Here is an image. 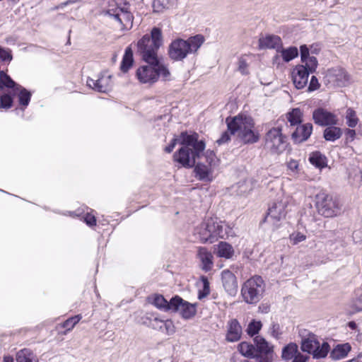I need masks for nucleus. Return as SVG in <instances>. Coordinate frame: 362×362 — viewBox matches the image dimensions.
Instances as JSON below:
<instances>
[{
    "mask_svg": "<svg viewBox=\"0 0 362 362\" xmlns=\"http://www.w3.org/2000/svg\"><path fill=\"white\" fill-rule=\"evenodd\" d=\"M199 135L197 133L191 134L183 132L180 134V144L183 145L173 155L174 161L179 163L185 168H192L197 163L203 154L205 149V143L202 140H198Z\"/></svg>",
    "mask_w": 362,
    "mask_h": 362,
    "instance_id": "nucleus-1",
    "label": "nucleus"
},
{
    "mask_svg": "<svg viewBox=\"0 0 362 362\" xmlns=\"http://www.w3.org/2000/svg\"><path fill=\"white\" fill-rule=\"evenodd\" d=\"M226 123L230 134L235 135L244 144H255L259 140V134L255 129V122L252 117L238 115L231 119L227 118Z\"/></svg>",
    "mask_w": 362,
    "mask_h": 362,
    "instance_id": "nucleus-2",
    "label": "nucleus"
},
{
    "mask_svg": "<svg viewBox=\"0 0 362 362\" xmlns=\"http://www.w3.org/2000/svg\"><path fill=\"white\" fill-rule=\"evenodd\" d=\"M163 45V36L160 28L154 27L150 35H144L136 43L137 52L148 64L156 63L158 51Z\"/></svg>",
    "mask_w": 362,
    "mask_h": 362,
    "instance_id": "nucleus-3",
    "label": "nucleus"
},
{
    "mask_svg": "<svg viewBox=\"0 0 362 362\" xmlns=\"http://www.w3.org/2000/svg\"><path fill=\"white\" fill-rule=\"evenodd\" d=\"M204 38L200 35L185 40L177 38L169 45L168 54L169 57L175 62L182 61L188 54L195 53L204 43Z\"/></svg>",
    "mask_w": 362,
    "mask_h": 362,
    "instance_id": "nucleus-4",
    "label": "nucleus"
},
{
    "mask_svg": "<svg viewBox=\"0 0 362 362\" xmlns=\"http://www.w3.org/2000/svg\"><path fill=\"white\" fill-rule=\"evenodd\" d=\"M266 284L262 276L255 275L247 279L242 286L241 296L248 304H257L263 297Z\"/></svg>",
    "mask_w": 362,
    "mask_h": 362,
    "instance_id": "nucleus-5",
    "label": "nucleus"
},
{
    "mask_svg": "<svg viewBox=\"0 0 362 362\" xmlns=\"http://www.w3.org/2000/svg\"><path fill=\"white\" fill-rule=\"evenodd\" d=\"M286 136L283 134L280 127L270 129L264 136V148L271 154L279 155L286 148Z\"/></svg>",
    "mask_w": 362,
    "mask_h": 362,
    "instance_id": "nucleus-6",
    "label": "nucleus"
},
{
    "mask_svg": "<svg viewBox=\"0 0 362 362\" xmlns=\"http://www.w3.org/2000/svg\"><path fill=\"white\" fill-rule=\"evenodd\" d=\"M118 1L119 0H111L105 13L118 22L121 29L130 28L132 26L133 16L127 8L118 6Z\"/></svg>",
    "mask_w": 362,
    "mask_h": 362,
    "instance_id": "nucleus-7",
    "label": "nucleus"
},
{
    "mask_svg": "<svg viewBox=\"0 0 362 362\" xmlns=\"http://www.w3.org/2000/svg\"><path fill=\"white\" fill-rule=\"evenodd\" d=\"M315 204L317 211L325 217H332L337 216L340 208L337 202L332 196L320 192L315 197Z\"/></svg>",
    "mask_w": 362,
    "mask_h": 362,
    "instance_id": "nucleus-8",
    "label": "nucleus"
},
{
    "mask_svg": "<svg viewBox=\"0 0 362 362\" xmlns=\"http://www.w3.org/2000/svg\"><path fill=\"white\" fill-rule=\"evenodd\" d=\"M173 312H178L184 319H190L197 313L196 304L190 303L178 296L171 298Z\"/></svg>",
    "mask_w": 362,
    "mask_h": 362,
    "instance_id": "nucleus-9",
    "label": "nucleus"
},
{
    "mask_svg": "<svg viewBox=\"0 0 362 362\" xmlns=\"http://www.w3.org/2000/svg\"><path fill=\"white\" fill-rule=\"evenodd\" d=\"M256 362H272L273 347L262 337L255 339Z\"/></svg>",
    "mask_w": 362,
    "mask_h": 362,
    "instance_id": "nucleus-10",
    "label": "nucleus"
},
{
    "mask_svg": "<svg viewBox=\"0 0 362 362\" xmlns=\"http://www.w3.org/2000/svg\"><path fill=\"white\" fill-rule=\"evenodd\" d=\"M313 119L315 124L322 127L336 125L338 122L335 115L322 107L313 111Z\"/></svg>",
    "mask_w": 362,
    "mask_h": 362,
    "instance_id": "nucleus-11",
    "label": "nucleus"
},
{
    "mask_svg": "<svg viewBox=\"0 0 362 362\" xmlns=\"http://www.w3.org/2000/svg\"><path fill=\"white\" fill-rule=\"evenodd\" d=\"M138 80L142 83H153L158 81L156 65L150 64L140 66L136 73Z\"/></svg>",
    "mask_w": 362,
    "mask_h": 362,
    "instance_id": "nucleus-12",
    "label": "nucleus"
},
{
    "mask_svg": "<svg viewBox=\"0 0 362 362\" xmlns=\"http://www.w3.org/2000/svg\"><path fill=\"white\" fill-rule=\"evenodd\" d=\"M86 83L88 87L100 93L109 91L112 86L111 76L106 74L100 75L97 79L88 78Z\"/></svg>",
    "mask_w": 362,
    "mask_h": 362,
    "instance_id": "nucleus-13",
    "label": "nucleus"
},
{
    "mask_svg": "<svg viewBox=\"0 0 362 362\" xmlns=\"http://www.w3.org/2000/svg\"><path fill=\"white\" fill-rule=\"evenodd\" d=\"M309 71L302 65H296L291 73L293 85L297 89H302L308 84Z\"/></svg>",
    "mask_w": 362,
    "mask_h": 362,
    "instance_id": "nucleus-14",
    "label": "nucleus"
},
{
    "mask_svg": "<svg viewBox=\"0 0 362 362\" xmlns=\"http://www.w3.org/2000/svg\"><path fill=\"white\" fill-rule=\"evenodd\" d=\"M222 284L225 291L232 296L238 292V281L235 274L228 269L221 272Z\"/></svg>",
    "mask_w": 362,
    "mask_h": 362,
    "instance_id": "nucleus-15",
    "label": "nucleus"
},
{
    "mask_svg": "<svg viewBox=\"0 0 362 362\" xmlns=\"http://www.w3.org/2000/svg\"><path fill=\"white\" fill-rule=\"evenodd\" d=\"M327 76L330 82L339 87L345 86L349 80V75L346 71L339 67L329 69Z\"/></svg>",
    "mask_w": 362,
    "mask_h": 362,
    "instance_id": "nucleus-16",
    "label": "nucleus"
},
{
    "mask_svg": "<svg viewBox=\"0 0 362 362\" xmlns=\"http://www.w3.org/2000/svg\"><path fill=\"white\" fill-rule=\"evenodd\" d=\"M282 45V40L278 35H267L259 39V47L260 49H274L279 53Z\"/></svg>",
    "mask_w": 362,
    "mask_h": 362,
    "instance_id": "nucleus-17",
    "label": "nucleus"
},
{
    "mask_svg": "<svg viewBox=\"0 0 362 362\" xmlns=\"http://www.w3.org/2000/svg\"><path fill=\"white\" fill-rule=\"evenodd\" d=\"M313 132V124L306 123L297 126L296 130L292 133L291 138L295 143H302L308 139Z\"/></svg>",
    "mask_w": 362,
    "mask_h": 362,
    "instance_id": "nucleus-18",
    "label": "nucleus"
},
{
    "mask_svg": "<svg viewBox=\"0 0 362 362\" xmlns=\"http://www.w3.org/2000/svg\"><path fill=\"white\" fill-rule=\"evenodd\" d=\"M150 326L155 329H158L167 334H172L175 332V326L170 320H160L155 317L150 321Z\"/></svg>",
    "mask_w": 362,
    "mask_h": 362,
    "instance_id": "nucleus-19",
    "label": "nucleus"
},
{
    "mask_svg": "<svg viewBox=\"0 0 362 362\" xmlns=\"http://www.w3.org/2000/svg\"><path fill=\"white\" fill-rule=\"evenodd\" d=\"M197 257L202 263V269L204 271L209 272L212 269L213 255L208 249L204 247H199Z\"/></svg>",
    "mask_w": 362,
    "mask_h": 362,
    "instance_id": "nucleus-20",
    "label": "nucleus"
},
{
    "mask_svg": "<svg viewBox=\"0 0 362 362\" xmlns=\"http://www.w3.org/2000/svg\"><path fill=\"white\" fill-rule=\"evenodd\" d=\"M206 228L211 235L213 241L224 236L223 226L217 221V219H207L206 221Z\"/></svg>",
    "mask_w": 362,
    "mask_h": 362,
    "instance_id": "nucleus-21",
    "label": "nucleus"
},
{
    "mask_svg": "<svg viewBox=\"0 0 362 362\" xmlns=\"http://www.w3.org/2000/svg\"><path fill=\"white\" fill-rule=\"evenodd\" d=\"M286 205L284 203L279 202L274 203L273 205L269 209V211L266 219H273L274 221H280L286 216Z\"/></svg>",
    "mask_w": 362,
    "mask_h": 362,
    "instance_id": "nucleus-22",
    "label": "nucleus"
},
{
    "mask_svg": "<svg viewBox=\"0 0 362 362\" xmlns=\"http://www.w3.org/2000/svg\"><path fill=\"white\" fill-rule=\"evenodd\" d=\"M242 334V328L235 319L230 320L228 325V329L226 335V339L228 341H237L240 339Z\"/></svg>",
    "mask_w": 362,
    "mask_h": 362,
    "instance_id": "nucleus-23",
    "label": "nucleus"
},
{
    "mask_svg": "<svg viewBox=\"0 0 362 362\" xmlns=\"http://www.w3.org/2000/svg\"><path fill=\"white\" fill-rule=\"evenodd\" d=\"M319 342L317 337L314 334H308L307 337H305L301 341V350L312 354L314 350H316V345Z\"/></svg>",
    "mask_w": 362,
    "mask_h": 362,
    "instance_id": "nucleus-24",
    "label": "nucleus"
},
{
    "mask_svg": "<svg viewBox=\"0 0 362 362\" xmlns=\"http://www.w3.org/2000/svg\"><path fill=\"white\" fill-rule=\"evenodd\" d=\"M351 346L349 343L337 344L330 352V358L339 360L345 358L351 351Z\"/></svg>",
    "mask_w": 362,
    "mask_h": 362,
    "instance_id": "nucleus-25",
    "label": "nucleus"
},
{
    "mask_svg": "<svg viewBox=\"0 0 362 362\" xmlns=\"http://www.w3.org/2000/svg\"><path fill=\"white\" fill-rule=\"evenodd\" d=\"M196 177L199 180L211 181L212 180L211 171L209 167L204 164L197 163L194 168Z\"/></svg>",
    "mask_w": 362,
    "mask_h": 362,
    "instance_id": "nucleus-26",
    "label": "nucleus"
},
{
    "mask_svg": "<svg viewBox=\"0 0 362 362\" xmlns=\"http://www.w3.org/2000/svg\"><path fill=\"white\" fill-rule=\"evenodd\" d=\"M134 63L133 52L130 47L125 49L124 54L120 66V69L122 72L126 73L132 66Z\"/></svg>",
    "mask_w": 362,
    "mask_h": 362,
    "instance_id": "nucleus-27",
    "label": "nucleus"
},
{
    "mask_svg": "<svg viewBox=\"0 0 362 362\" xmlns=\"http://www.w3.org/2000/svg\"><path fill=\"white\" fill-rule=\"evenodd\" d=\"M342 135L341 129L339 127L331 125L324 130L323 136L326 141H334L339 139Z\"/></svg>",
    "mask_w": 362,
    "mask_h": 362,
    "instance_id": "nucleus-28",
    "label": "nucleus"
},
{
    "mask_svg": "<svg viewBox=\"0 0 362 362\" xmlns=\"http://www.w3.org/2000/svg\"><path fill=\"white\" fill-rule=\"evenodd\" d=\"M153 304L163 311L173 310L171 300L168 301L162 295L156 294L153 297Z\"/></svg>",
    "mask_w": 362,
    "mask_h": 362,
    "instance_id": "nucleus-29",
    "label": "nucleus"
},
{
    "mask_svg": "<svg viewBox=\"0 0 362 362\" xmlns=\"http://www.w3.org/2000/svg\"><path fill=\"white\" fill-rule=\"evenodd\" d=\"M217 254L221 257L226 259L231 258L234 255V250L230 244L226 242H221L218 245Z\"/></svg>",
    "mask_w": 362,
    "mask_h": 362,
    "instance_id": "nucleus-30",
    "label": "nucleus"
},
{
    "mask_svg": "<svg viewBox=\"0 0 362 362\" xmlns=\"http://www.w3.org/2000/svg\"><path fill=\"white\" fill-rule=\"evenodd\" d=\"M17 362H38L35 354L29 349L19 351L16 355Z\"/></svg>",
    "mask_w": 362,
    "mask_h": 362,
    "instance_id": "nucleus-31",
    "label": "nucleus"
},
{
    "mask_svg": "<svg viewBox=\"0 0 362 362\" xmlns=\"http://www.w3.org/2000/svg\"><path fill=\"white\" fill-rule=\"evenodd\" d=\"M311 164L317 168H322L327 165V158L319 151L313 152L309 158Z\"/></svg>",
    "mask_w": 362,
    "mask_h": 362,
    "instance_id": "nucleus-32",
    "label": "nucleus"
},
{
    "mask_svg": "<svg viewBox=\"0 0 362 362\" xmlns=\"http://www.w3.org/2000/svg\"><path fill=\"white\" fill-rule=\"evenodd\" d=\"M298 351V346L295 343H290L282 349L281 357L284 360H292Z\"/></svg>",
    "mask_w": 362,
    "mask_h": 362,
    "instance_id": "nucleus-33",
    "label": "nucleus"
},
{
    "mask_svg": "<svg viewBox=\"0 0 362 362\" xmlns=\"http://www.w3.org/2000/svg\"><path fill=\"white\" fill-rule=\"evenodd\" d=\"M279 53L281 54L284 62H288L298 57V50L296 47H290L287 49H284L282 46Z\"/></svg>",
    "mask_w": 362,
    "mask_h": 362,
    "instance_id": "nucleus-34",
    "label": "nucleus"
},
{
    "mask_svg": "<svg viewBox=\"0 0 362 362\" xmlns=\"http://www.w3.org/2000/svg\"><path fill=\"white\" fill-rule=\"evenodd\" d=\"M316 350L312 354L314 358H323L327 356L329 351L330 346L327 342H323L320 344V341L316 345Z\"/></svg>",
    "mask_w": 362,
    "mask_h": 362,
    "instance_id": "nucleus-35",
    "label": "nucleus"
},
{
    "mask_svg": "<svg viewBox=\"0 0 362 362\" xmlns=\"http://www.w3.org/2000/svg\"><path fill=\"white\" fill-rule=\"evenodd\" d=\"M303 113L299 108H294L287 114V119L291 126L300 124L302 122Z\"/></svg>",
    "mask_w": 362,
    "mask_h": 362,
    "instance_id": "nucleus-36",
    "label": "nucleus"
},
{
    "mask_svg": "<svg viewBox=\"0 0 362 362\" xmlns=\"http://www.w3.org/2000/svg\"><path fill=\"white\" fill-rule=\"evenodd\" d=\"M197 233L199 234V240L202 242H214L211 238V235L209 233V231H208V230H206V221L202 223L200 227L197 229Z\"/></svg>",
    "mask_w": 362,
    "mask_h": 362,
    "instance_id": "nucleus-37",
    "label": "nucleus"
},
{
    "mask_svg": "<svg viewBox=\"0 0 362 362\" xmlns=\"http://www.w3.org/2000/svg\"><path fill=\"white\" fill-rule=\"evenodd\" d=\"M240 352L245 356L255 358V349L247 342H242L239 344Z\"/></svg>",
    "mask_w": 362,
    "mask_h": 362,
    "instance_id": "nucleus-38",
    "label": "nucleus"
},
{
    "mask_svg": "<svg viewBox=\"0 0 362 362\" xmlns=\"http://www.w3.org/2000/svg\"><path fill=\"white\" fill-rule=\"evenodd\" d=\"M153 64L156 65V70L158 73V78L159 76H161L164 80L169 79L170 73L166 66L160 64L158 61V59H157L156 63H153Z\"/></svg>",
    "mask_w": 362,
    "mask_h": 362,
    "instance_id": "nucleus-39",
    "label": "nucleus"
},
{
    "mask_svg": "<svg viewBox=\"0 0 362 362\" xmlns=\"http://www.w3.org/2000/svg\"><path fill=\"white\" fill-rule=\"evenodd\" d=\"M346 119V124L350 127L354 128L358 124V119L356 117V112L354 110H352L351 108H349L347 110Z\"/></svg>",
    "mask_w": 362,
    "mask_h": 362,
    "instance_id": "nucleus-40",
    "label": "nucleus"
},
{
    "mask_svg": "<svg viewBox=\"0 0 362 362\" xmlns=\"http://www.w3.org/2000/svg\"><path fill=\"white\" fill-rule=\"evenodd\" d=\"M16 86V83L4 71L0 75V89H2L4 86L8 88H13Z\"/></svg>",
    "mask_w": 362,
    "mask_h": 362,
    "instance_id": "nucleus-41",
    "label": "nucleus"
},
{
    "mask_svg": "<svg viewBox=\"0 0 362 362\" xmlns=\"http://www.w3.org/2000/svg\"><path fill=\"white\" fill-rule=\"evenodd\" d=\"M305 65H303L308 71L309 73H313L315 71L317 66V60L316 57L311 56L304 61Z\"/></svg>",
    "mask_w": 362,
    "mask_h": 362,
    "instance_id": "nucleus-42",
    "label": "nucleus"
},
{
    "mask_svg": "<svg viewBox=\"0 0 362 362\" xmlns=\"http://www.w3.org/2000/svg\"><path fill=\"white\" fill-rule=\"evenodd\" d=\"M261 327L262 323L260 321L252 320L249 323L246 332L250 336H254L259 332Z\"/></svg>",
    "mask_w": 362,
    "mask_h": 362,
    "instance_id": "nucleus-43",
    "label": "nucleus"
},
{
    "mask_svg": "<svg viewBox=\"0 0 362 362\" xmlns=\"http://www.w3.org/2000/svg\"><path fill=\"white\" fill-rule=\"evenodd\" d=\"M81 319V315H80L69 317L62 324V327L65 328L66 331H70L80 321Z\"/></svg>",
    "mask_w": 362,
    "mask_h": 362,
    "instance_id": "nucleus-44",
    "label": "nucleus"
},
{
    "mask_svg": "<svg viewBox=\"0 0 362 362\" xmlns=\"http://www.w3.org/2000/svg\"><path fill=\"white\" fill-rule=\"evenodd\" d=\"M31 93L28 91L25 88H21L19 95V103L21 105L27 106L30 100Z\"/></svg>",
    "mask_w": 362,
    "mask_h": 362,
    "instance_id": "nucleus-45",
    "label": "nucleus"
},
{
    "mask_svg": "<svg viewBox=\"0 0 362 362\" xmlns=\"http://www.w3.org/2000/svg\"><path fill=\"white\" fill-rule=\"evenodd\" d=\"M349 305L354 313L362 312V293L353 299Z\"/></svg>",
    "mask_w": 362,
    "mask_h": 362,
    "instance_id": "nucleus-46",
    "label": "nucleus"
},
{
    "mask_svg": "<svg viewBox=\"0 0 362 362\" xmlns=\"http://www.w3.org/2000/svg\"><path fill=\"white\" fill-rule=\"evenodd\" d=\"M13 103L12 98L7 95H3L0 98V107L1 108H9L11 107Z\"/></svg>",
    "mask_w": 362,
    "mask_h": 362,
    "instance_id": "nucleus-47",
    "label": "nucleus"
},
{
    "mask_svg": "<svg viewBox=\"0 0 362 362\" xmlns=\"http://www.w3.org/2000/svg\"><path fill=\"white\" fill-rule=\"evenodd\" d=\"M0 60L11 62L12 60L11 51L9 49H4L0 46Z\"/></svg>",
    "mask_w": 362,
    "mask_h": 362,
    "instance_id": "nucleus-48",
    "label": "nucleus"
},
{
    "mask_svg": "<svg viewBox=\"0 0 362 362\" xmlns=\"http://www.w3.org/2000/svg\"><path fill=\"white\" fill-rule=\"evenodd\" d=\"M238 71L243 75H246L248 74V70H247V61L245 59H244L243 57H240L239 59H238Z\"/></svg>",
    "mask_w": 362,
    "mask_h": 362,
    "instance_id": "nucleus-49",
    "label": "nucleus"
},
{
    "mask_svg": "<svg viewBox=\"0 0 362 362\" xmlns=\"http://www.w3.org/2000/svg\"><path fill=\"white\" fill-rule=\"evenodd\" d=\"M305 238H306V236L299 232L293 233L290 235L291 241L294 245H296V244L305 240Z\"/></svg>",
    "mask_w": 362,
    "mask_h": 362,
    "instance_id": "nucleus-50",
    "label": "nucleus"
},
{
    "mask_svg": "<svg viewBox=\"0 0 362 362\" xmlns=\"http://www.w3.org/2000/svg\"><path fill=\"white\" fill-rule=\"evenodd\" d=\"M320 87V84L318 81V79L317 78L316 76H313L310 78V83L308 87V91L312 92V91L316 90L319 89Z\"/></svg>",
    "mask_w": 362,
    "mask_h": 362,
    "instance_id": "nucleus-51",
    "label": "nucleus"
},
{
    "mask_svg": "<svg viewBox=\"0 0 362 362\" xmlns=\"http://www.w3.org/2000/svg\"><path fill=\"white\" fill-rule=\"evenodd\" d=\"M270 332L272 335L276 339H278L282 334L279 325L275 322L272 324Z\"/></svg>",
    "mask_w": 362,
    "mask_h": 362,
    "instance_id": "nucleus-52",
    "label": "nucleus"
},
{
    "mask_svg": "<svg viewBox=\"0 0 362 362\" xmlns=\"http://www.w3.org/2000/svg\"><path fill=\"white\" fill-rule=\"evenodd\" d=\"M180 141H181L180 138V139H178V138H173L172 139L170 144L168 146H166L165 148V151L166 153H171L173 151V149L175 147V146L177 144V142L180 143Z\"/></svg>",
    "mask_w": 362,
    "mask_h": 362,
    "instance_id": "nucleus-53",
    "label": "nucleus"
},
{
    "mask_svg": "<svg viewBox=\"0 0 362 362\" xmlns=\"http://www.w3.org/2000/svg\"><path fill=\"white\" fill-rule=\"evenodd\" d=\"M230 139V137L229 134L227 132H225L221 134V137L216 140V144L220 146L227 143Z\"/></svg>",
    "mask_w": 362,
    "mask_h": 362,
    "instance_id": "nucleus-54",
    "label": "nucleus"
},
{
    "mask_svg": "<svg viewBox=\"0 0 362 362\" xmlns=\"http://www.w3.org/2000/svg\"><path fill=\"white\" fill-rule=\"evenodd\" d=\"M300 57L302 62L306 59V58L309 57V49L305 45H301L300 47Z\"/></svg>",
    "mask_w": 362,
    "mask_h": 362,
    "instance_id": "nucleus-55",
    "label": "nucleus"
},
{
    "mask_svg": "<svg viewBox=\"0 0 362 362\" xmlns=\"http://www.w3.org/2000/svg\"><path fill=\"white\" fill-rule=\"evenodd\" d=\"M308 358V356H304L298 351L296 355H295V356L293 358L292 362H306Z\"/></svg>",
    "mask_w": 362,
    "mask_h": 362,
    "instance_id": "nucleus-56",
    "label": "nucleus"
},
{
    "mask_svg": "<svg viewBox=\"0 0 362 362\" xmlns=\"http://www.w3.org/2000/svg\"><path fill=\"white\" fill-rule=\"evenodd\" d=\"M287 168L292 172L297 171L298 168V163L297 160L291 159L287 163Z\"/></svg>",
    "mask_w": 362,
    "mask_h": 362,
    "instance_id": "nucleus-57",
    "label": "nucleus"
},
{
    "mask_svg": "<svg viewBox=\"0 0 362 362\" xmlns=\"http://www.w3.org/2000/svg\"><path fill=\"white\" fill-rule=\"evenodd\" d=\"M85 221L90 226H93L96 224V219H95V216L90 215V214H87L86 216Z\"/></svg>",
    "mask_w": 362,
    "mask_h": 362,
    "instance_id": "nucleus-58",
    "label": "nucleus"
},
{
    "mask_svg": "<svg viewBox=\"0 0 362 362\" xmlns=\"http://www.w3.org/2000/svg\"><path fill=\"white\" fill-rule=\"evenodd\" d=\"M202 281L204 282V291L206 292V293L202 296L199 295V298H202L203 296L208 295L209 293V284L207 279L206 277H202Z\"/></svg>",
    "mask_w": 362,
    "mask_h": 362,
    "instance_id": "nucleus-59",
    "label": "nucleus"
},
{
    "mask_svg": "<svg viewBox=\"0 0 362 362\" xmlns=\"http://www.w3.org/2000/svg\"><path fill=\"white\" fill-rule=\"evenodd\" d=\"M279 53L277 52V54L273 57V63L274 64H279L280 60L281 58V56L279 54Z\"/></svg>",
    "mask_w": 362,
    "mask_h": 362,
    "instance_id": "nucleus-60",
    "label": "nucleus"
},
{
    "mask_svg": "<svg viewBox=\"0 0 362 362\" xmlns=\"http://www.w3.org/2000/svg\"><path fill=\"white\" fill-rule=\"evenodd\" d=\"M354 362H362V352H361L356 358H352Z\"/></svg>",
    "mask_w": 362,
    "mask_h": 362,
    "instance_id": "nucleus-61",
    "label": "nucleus"
},
{
    "mask_svg": "<svg viewBox=\"0 0 362 362\" xmlns=\"http://www.w3.org/2000/svg\"><path fill=\"white\" fill-rule=\"evenodd\" d=\"M348 326L351 329H355L356 327H357V325L355 322L354 321H351L349 322L348 324Z\"/></svg>",
    "mask_w": 362,
    "mask_h": 362,
    "instance_id": "nucleus-62",
    "label": "nucleus"
},
{
    "mask_svg": "<svg viewBox=\"0 0 362 362\" xmlns=\"http://www.w3.org/2000/svg\"><path fill=\"white\" fill-rule=\"evenodd\" d=\"M4 362H13V358L11 356H7L4 357Z\"/></svg>",
    "mask_w": 362,
    "mask_h": 362,
    "instance_id": "nucleus-63",
    "label": "nucleus"
},
{
    "mask_svg": "<svg viewBox=\"0 0 362 362\" xmlns=\"http://www.w3.org/2000/svg\"><path fill=\"white\" fill-rule=\"evenodd\" d=\"M347 134L351 137H354L356 134L355 131L353 129H349L347 131Z\"/></svg>",
    "mask_w": 362,
    "mask_h": 362,
    "instance_id": "nucleus-64",
    "label": "nucleus"
}]
</instances>
